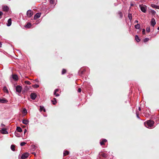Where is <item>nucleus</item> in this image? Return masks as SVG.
<instances>
[{"mask_svg": "<svg viewBox=\"0 0 159 159\" xmlns=\"http://www.w3.org/2000/svg\"><path fill=\"white\" fill-rule=\"evenodd\" d=\"M149 40V38H146L144 40V42H147V41H148Z\"/></svg>", "mask_w": 159, "mask_h": 159, "instance_id": "obj_37", "label": "nucleus"}, {"mask_svg": "<svg viewBox=\"0 0 159 159\" xmlns=\"http://www.w3.org/2000/svg\"><path fill=\"white\" fill-rule=\"evenodd\" d=\"M145 33V30L144 29L143 30L142 33L143 34H144Z\"/></svg>", "mask_w": 159, "mask_h": 159, "instance_id": "obj_42", "label": "nucleus"}, {"mask_svg": "<svg viewBox=\"0 0 159 159\" xmlns=\"http://www.w3.org/2000/svg\"><path fill=\"white\" fill-rule=\"evenodd\" d=\"M2 46V44L1 42H0V48Z\"/></svg>", "mask_w": 159, "mask_h": 159, "instance_id": "obj_45", "label": "nucleus"}, {"mask_svg": "<svg viewBox=\"0 0 159 159\" xmlns=\"http://www.w3.org/2000/svg\"><path fill=\"white\" fill-rule=\"evenodd\" d=\"M53 100H52V104L53 105H55L57 103L56 99L55 98H54Z\"/></svg>", "mask_w": 159, "mask_h": 159, "instance_id": "obj_23", "label": "nucleus"}, {"mask_svg": "<svg viewBox=\"0 0 159 159\" xmlns=\"http://www.w3.org/2000/svg\"><path fill=\"white\" fill-rule=\"evenodd\" d=\"M128 17L129 20L131 21L132 19V14H131L129 13L128 14Z\"/></svg>", "mask_w": 159, "mask_h": 159, "instance_id": "obj_25", "label": "nucleus"}, {"mask_svg": "<svg viewBox=\"0 0 159 159\" xmlns=\"http://www.w3.org/2000/svg\"><path fill=\"white\" fill-rule=\"evenodd\" d=\"M25 84H26L29 85L31 84V83L29 81H25Z\"/></svg>", "mask_w": 159, "mask_h": 159, "instance_id": "obj_36", "label": "nucleus"}, {"mask_svg": "<svg viewBox=\"0 0 159 159\" xmlns=\"http://www.w3.org/2000/svg\"><path fill=\"white\" fill-rule=\"evenodd\" d=\"M11 24V18L9 19L7 21V25L8 26H10Z\"/></svg>", "mask_w": 159, "mask_h": 159, "instance_id": "obj_12", "label": "nucleus"}, {"mask_svg": "<svg viewBox=\"0 0 159 159\" xmlns=\"http://www.w3.org/2000/svg\"><path fill=\"white\" fill-rule=\"evenodd\" d=\"M135 39L137 42H139L140 41L139 38L137 35L135 36Z\"/></svg>", "mask_w": 159, "mask_h": 159, "instance_id": "obj_26", "label": "nucleus"}, {"mask_svg": "<svg viewBox=\"0 0 159 159\" xmlns=\"http://www.w3.org/2000/svg\"><path fill=\"white\" fill-rule=\"evenodd\" d=\"M3 14V13L1 11H0V19L1 18V16H2Z\"/></svg>", "mask_w": 159, "mask_h": 159, "instance_id": "obj_40", "label": "nucleus"}, {"mask_svg": "<svg viewBox=\"0 0 159 159\" xmlns=\"http://www.w3.org/2000/svg\"><path fill=\"white\" fill-rule=\"evenodd\" d=\"M33 14V12L31 10H29L27 12V15L29 17H30Z\"/></svg>", "mask_w": 159, "mask_h": 159, "instance_id": "obj_5", "label": "nucleus"}, {"mask_svg": "<svg viewBox=\"0 0 159 159\" xmlns=\"http://www.w3.org/2000/svg\"><path fill=\"white\" fill-rule=\"evenodd\" d=\"M138 21L137 20H135L134 21V23H138Z\"/></svg>", "mask_w": 159, "mask_h": 159, "instance_id": "obj_44", "label": "nucleus"}, {"mask_svg": "<svg viewBox=\"0 0 159 159\" xmlns=\"http://www.w3.org/2000/svg\"><path fill=\"white\" fill-rule=\"evenodd\" d=\"M26 144V143L25 142H22L21 143L20 145L21 146H23Z\"/></svg>", "mask_w": 159, "mask_h": 159, "instance_id": "obj_35", "label": "nucleus"}, {"mask_svg": "<svg viewBox=\"0 0 159 159\" xmlns=\"http://www.w3.org/2000/svg\"><path fill=\"white\" fill-rule=\"evenodd\" d=\"M29 154L28 153H25L22 155L21 158L22 159L26 158L29 156Z\"/></svg>", "mask_w": 159, "mask_h": 159, "instance_id": "obj_4", "label": "nucleus"}, {"mask_svg": "<svg viewBox=\"0 0 159 159\" xmlns=\"http://www.w3.org/2000/svg\"><path fill=\"white\" fill-rule=\"evenodd\" d=\"M66 72V70L65 69H63L62 71V74L63 75Z\"/></svg>", "mask_w": 159, "mask_h": 159, "instance_id": "obj_33", "label": "nucleus"}, {"mask_svg": "<svg viewBox=\"0 0 159 159\" xmlns=\"http://www.w3.org/2000/svg\"><path fill=\"white\" fill-rule=\"evenodd\" d=\"M139 111H140V110H141V108H140L139 107Z\"/></svg>", "mask_w": 159, "mask_h": 159, "instance_id": "obj_46", "label": "nucleus"}, {"mask_svg": "<svg viewBox=\"0 0 159 159\" xmlns=\"http://www.w3.org/2000/svg\"><path fill=\"white\" fill-rule=\"evenodd\" d=\"M30 97L33 100H34L36 97V95L35 93H32L30 94Z\"/></svg>", "mask_w": 159, "mask_h": 159, "instance_id": "obj_8", "label": "nucleus"}, {"mask_svg": "<svg viewBox=\"0 0 159 159\" xmlns=\"http://www.w3.org/2000/svg\"><path fill=\"white\" fill-rule=\"evenodd\" d=\"M1 125H2V126H4V125H3V124H1Z\"/></svg>", "mask_w": 159, "mask_h": 159, "instance_id": "obj_47", "label": "nucleus"}, {"mask_svg": "<svg viewBox=\"0 0 159 159\" xmlns=\"http://www.w3.org/2000/svg\"><path fill=\"white\" fill-rule=\"evenodd\" d=\"M134 27L136 29H139L140 27L139 24H137V25H135Z\"/></svg>", "mask_w": 159, "mask_h": 159, "instance_id": "obj_27", "label": "nucleus"}, {"mask_svg": "<svg viewBox=\"0 0 159 159\" xmlns=\"http://www.w3.org/2000/svg\"><path fill=\"white\" fill-rule=\"evenodd\" d=\"M101 155L104 157H107V155L105 153L102 154Z\"/></svg>", "mask_w": 159, "mask_h": 159, "instance_id": "obj_28", "label": "nucleus"}, {"mask_svg": "<svg viewBox=\"0 0 159 159\" xmlns=\"http://www.w3.org/2000/svg\"><path fill=\"white\" fill-rule=\"evenodd\" d=\"M3 10L4 11H7L9 10V8L7 6H4L2 7Z\"/></svg>", "mask_w": 159, "mask_h": 159, "instance_id": "obj_13", "label": "nucleus"}, {"mask_svg": "<svg viewBox=\"0 0 159 159\" xmlns=\"http://www.w3.org/2000/svg\"><path fill=\"white\" fill-rule=\"evenodd\" d=\"M150 12L153 15H155L156 13V11L153 10H151L150 11Z\"/></svg>", "mask_w": 159, "mask_h": 159, "instance_id": "obj_29", "label": "nucleus"}, {"mask_svg": "<svg viewBox=\"0 0 159 159\" xmlns=\"http://www.w3.org/2000/svg\"><path fill=\"white\" fill-rule=\"evenodd\" d=\"M11 148L13 151H15V146L14 145H11Z\"/></svg>", "mask_w": 159, "mask_h": 159, "instance_id": "obj_18", "label": "nucleus"}, {"mask_svg": "<svg viewBox=\"0 0 159 159\" xmlns=\"http://www.w3.org/2000/svg\"><path fill=\"white\" fill-rule=\"evenodd\" d=\"M154 124L153 121L149 120L144 122V125L146 127L151 128L153 127Z\"/></svg>", "mask_w": 159, "mask_h": 159, "instance_id": "obj_1", "label": "nucleus"}, {"mask_svg": "<svg viewBox=\"0 0 159 159\" xmlns=\"http://www.w3.org/2000/svg\"><path fill=\"white\" fill-rule=\"evenodd\" d=\"M151 6L153 8L159 9V6H157L154 4H151Z\"/></svg>", "mask_w": 159, "mask_h": 159, "instance_id": "obj_11", "label": "nucleus"}, {"mask_svg": "<svg viewBox=\"0 0 159 159\" xmlns=\"http://www.w3.org/2000/svg\"><path fill=\"white\" fill-rule=\"evenodd\" d=\"M22 89L21 86L20 85H18L16 87V92L20 93H21Z\"/></svg>", "mask_w": 159, "mask_h": 159, "instance_id": "obj_2", "label": "nucleus"}, {"mask_svg": "<svg viewBox=\"0 0 159 159\" xmlns=\"http://www.w3.org/2000/svg\"><path fill=\"white\" fill-rule=\"evenodd\" d=\"M69 154V151H64L63 152V155L64 156H66L67 155H68Z\"/></svg>", "mask_w": 159, "mask_h": 159, "instance_id": "obj_21", "label": "nucleus"}, {"mask_svg": "<svg viewBox=\"0 0 159 159\" xmlns=\"http://www.w3.org/2000/svg\"><path fill=\"white\" fill-rule=\"evenodd\" d=\"M26 132H27V130H26V129H25L24 130V134H25V133Z\"/></svg>", "mask_w": 159, "mask_h": 159, "instance_id": "obj_43", "label": "nucleus"}, {"mask_svg": "<svg viewBox=\"0 0 159 159\" xmlns=\"http://www.w3.org/2000/svg\"><path fill=\"white\" fill-rule=\"evenodd\" d=\"M140 7L141 10L144 13L146 12L147 9L146 6L143 5H140Z\"/></svg>", "mask_w": 159, "mask_h": 159, "instance_id": "obj_3", "label": "nucleus"}, {"mask_svg": "<svg viewBox=\"0 0 159 159\" xmlns=\"http://www.w3.org/2000/svg\"><path fill=\"white\" fill-rule=\"evenodd\" d=\"M118 15L120 16V18H122V17L123 14L120 11L119 12Z\"/></svg>", "mask_w": 159, "mask_h": 159, "instance_id": "obj_30", "label": "nucleus"}, {"mask_svg": "<svg viewBox=\"0 0 159 159\" xmlns=\"http://www.w3.org/2000/svg\"><path fill=\"white\" fill-rule=\"evenodd\" d=\"M12 78L15 80H17L18 79V77L16 75H12Z\"/></svg>", "mask_w": 159, "mask_h": 159, "instance_id": "obj_14", "label": "nucleus"}, {"mask_svg": "<svg viewBox=\"0 0 159 159\" xmlns=\"http://www.w3.org/2000/svg\"><path fill=\"white\" fill-rule=\"evenodd\" d=\"M16 130L17 132H22V129L20 127H17L16 128Z\"/></svg>", "mask_w": 159, "mask_h": 159, "instance_id": "obj_19", "label": "nucleus"}, {"mask_svg": "<svg viewBox=\"0 0 159 159\" xmlns=\"http://www.w3.org/2000/svg\"><path fill=\"white\" fill-rule=\"evenodd\" d=\"M7 102V100L4 98L2 99L0 98V103H6Z\"/></svg>", "mask_w": 159, "mask_h": 159, "instance_id": "obj_9", "label": "nucleus"}, {"mask_svg": "<svg viewBox=\"0 0 159 159\" xmlns=\"http://www.w3.org/2000/svg\"><path fill=\"white\" fill-rule=\"evenodd\" d=\"M50 2L52 4H53L54 3L53 0H50Z\"/></svg>", "mask_w": 159, "mask_h": 159, "instance_id": "obj_39", "label": "nucleus"}, {"mask_svg": "<svg viewBox=\"0 0 159 159\" xmlns=\"http://www.w3.org/2000/svg\"><path fill=\"white\" fill-rule=\"evenodd\" d=\"M81 89L80 88H79L78 89V92L80 93L81 92Z\"/></svg>", "mask_w": 159, "mask_h": 159, "instance_id": "obj_41", "label": "nucleus"}, {"mask_svg": "<svg viewBox=\"0 0 159 159\" xmlns=\"http://www.w3.org/2000/svg\"><path fill=\"white\" fill-rule=\"evenodd\" d=\"M137 116L138 118H139V117L138 115H137Z\"/></svg>", "mask_w": 159, "mask_h": 159, "instance_id": "obj_48", "label": "nucleus"}, {"mask_svg": "<svg viewBox=\"0 0 159 159\" xmlns=\"http://www.w3.org/2000/svg\"><path fill=\"white\" fill-rule=\"evenodd\" d=\"M32 86L33 87L35 88H37L39 87V85L36 84Z\"/></svg>", "mask_w": 159, "mask_h": 159, "instance_id": "obj_34", "label": "nucleus"}, {"mask_svg": "<svg viewBox=\"0 0 159 159\" xmlns=\"http://www.w3.org/2000/svg\"><path fill=\"white\" fill-rule=\"evenodd\" d=\"M0 132L2 134H6L8 133L6 129L5 128H2L0 130Z\"/></svg>", "mask_w": 159, "mask_h": 159, "instance_id": "obj_6", "label": "nucleus"}, {"mask_svg": "<svg viewBox=\"0 0 159 159\" xmlns=\"http://www.w3.org/2000/svg\"><path fill=\"white\" fill-rule=\"evenodd\" d=\"M58 89H56L54 92V95H55L56 96L58 97L59 96V95L58 93H56L58 92Z\"/></svg>", "mask_w": 159, "mask_h": 159, "instance_id": "obj_17", "label": "nucleus"}, {"mask_svg": "<svg viewBox=\"0 0 159 159\" xmlns=\"http://www.w3.org/2000/svg\"><path fill=\"white\" fill-rule=\"evenodd\" d=\"M27 112V111L25 108H24L22 111V113H23L26 114Z\"/></svg>", "mask_w": 159, "mask_h": 159, "instance_id": "obj_31", "label": "nucleus"}, {"mask_svg": "<svg viewBox=\"0 0 159 159\" xmlns=\"http://www.w3.org/2000/svg\"><path fill=\"white\" fill-rule=\"evenodd\" d=\"M107 142V140L106 139H103L102 141L100 142V144L101 145H102L104 144L105 143Z\"/></svg>", "mask_w": 159, "mask_h": 159, "instance_id": "obj_15", "label": "nucleus"}, {"mask_svg": "<svg viewBox=\"0 0 159 159\" xmlns=\"http://www.w3.org/2000/svg\"><path fill=\"white\" fill-rule=\"evenodd\" d=\"M15 134L16 136L18 137H20V134L16 132H15Z\"/></svg>", "mask_w": 159, "mask_h": 159, "instance_id": "obj_24", "label": "nucleus"}, {"mask_svg": "<svg viewBox=\"0 0 159 159\" xmlns=\"http://www.w3.org/2000/svg\"><path fill=\"white\" fill-rule=\"evenodd\" d=\"M157 29L159 30V27L157 28Z\"/></svg>", "mask_w": 159, "mask_h": 159, "instance_id": "obj_49", "label": "nucleus"}, {"mask_svg": "<svg viewBox=\"0 0 159 159\" xmlns=\"http://www.w3.org/2000/svg\"><path fill=\"white\" fill-rule=\"evenodd\" d=\"M146 30L147 32H148V33L149 32H150V28L149 27H147V28L146 29Z\"/></svg>", "mask_w": 159, "mask_h": 159, "instance_id": "obj_38", "label": "nucleus"}, {"mask_svg": "<svg viewBox=\"0 0 159 159\" xmlns=\"http://www.w3.org/2000/svg\"><path fill=\"white\" fill-rule=\"evenodd\" d=\"M3 89L4 91L6 92L7 93L8 92V90L6 87H3Z\"/></svg>", "mask_w": 159, "mask_h": 159, "instance_id": "obj_32", "label": "nucleus"}, {"mask_svg": "<svg viewBox=\"0 0 159 159\" xmlns=\"http://www.w3.org/2000/svg\"><path fill=\"white\" fill-rule=\"evenodd\" d=\"M41 15L40 13H37L34 16V19L36 20Z\"/></svg>", "mask_w": 159, "mask_h": 159, "instance_id": "obj_10", "label": "nucleus"}, {"mask_svg": "<svg viewBox=\"0 0 159 159\" xmlns=\"http://www.w3.org/2000/svg\"><path fill=\"white\" fill-rule=\"evenodd\" d=\"M31 26V24L30 23H28L27 24L25 25V27L26 28H29Z\"/></svg>", "mask_w": 159, "mask_h": 159, "instance_id": "obj_22", "label": "nucleus"}, {"mask_svg": "<svg viewBox=\"0 0 159 159\" xmlns=\"http://www.w3.org/2000/svg\"><path fill=\"white\" fill-rule=\"evenodd\" d=\"M22 122L23 124L27 125L28 124L29 121L27 120H24L22 121Z\"/></svg>", "mask_w": 159, "mask_h": 159, "instance_id": "obj_16", "label": "nucleus"}, {"mask_svg": "<svg viewBox=\"0 0 159 159\" xmlns=\"http://www.w3.org/2000/svg\"><path fill=\"white\" fill-rule=\"evenodd\" d=\"M40 111H42L43 110L44 112L45 111V110L43 106H40V109H39Z\"/></svg>", "mask_w": 159, "mask_h": 159, "instance_id": "obj_20", "label": "nucleus"}, {"mask_svg": "<svg viewBox=\"0 0 159 159\" xmlns=\"http://www.w3.org/2000/svg\"><path fill=\"white\" fill-rule=\"evenodd\" d=\"M151 25L153 26H154L156 24L155 20L154 18L152 19L151 20L150 22Z\"/></svg>", "mask_w": 159, "mask_h": 159, "instance_id": "obj_7", "label": "nucleus"}]
</instances>
